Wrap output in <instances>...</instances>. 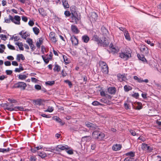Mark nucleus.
I'll return each instance as SVG.
<instances>
[{"label":"nucleus","instance_id":"f257e3e1","mask_svg":"<svg viewBox=\"0 0 161 161\" xmlns=\"http://www.w3.org/2000/svg\"><path fill=\"white\" fill-rule=\"evenodd\" d=\"M131 51L129 48H126L123 52L120 53L119 57L125 60H128L131 57Z\"/></svg>","mask_w":161,"mask_h":161},{"label":"nucleus","instance_id":"f03ea898","mask_svg":"<svg viewBox=\"0 0 161 161\" xmlns=\"http://www.w3.org/2000/svg\"><path fill=\"white\" fill-rule=\"evenodd\" d=\"M9 19H4L5 22L6 23H10V20H11L12 22L14 23L15 24L20 25V20L21 19L20 17L18 15H15L14 17H13L10 15L9 16Z\"/></svg>","mask_w":161,"mask_h":161},{"label":"nucleus","instance_id":"7ed1b4c3","mask_svg":"<svg viewBox=\"0 0 161 161\" xmlns=\"http://www.w3.org/2000/svg\"><path fill=\"white\" fill-rule=\"evenodd\" d=\"M94 138L98 141H102L105 135L104 133L98 130H95L92 133Z\"/></svg>","mask_w":161,"mask_h":161},{"label":"nucleus","instance_id":"20e7f679","mask_svg":"<svg viewBox=\"0 0 161 161\" xmlns=\"http://www.w3.org/2000/svg\"><path fill=\"white\" fill-rule=\"evenodd\" d=\"M98 64L102 68L101 71L105 74H108V67L106 62L100 61H99Z\"/></svg>","mask_w":161,"mask_h":161},{"label":"nucleus","instance_id":"39448f33","mask_svg":"<svg viewBox=\"0 0 161 161\" xmlns=\"http://www.w3.org/2000/svg\"><path fill=\"white\" fill-rule=\"evenodd\" d=\"M80 15L79 14V15L78 13L74 14H71V22L74 23L75 24H77L78 21L80 19Z\"/></svg>","mask_w":161,"mask_h":161},{"label":"nucleus","instance_id":"423d86ee","mask_svg":"<svg viewBox=\"0 0 161 161\" xmlns=\"http://www.w3.org/2000/svg\"><path fill=\"white\" fill-rule=\"evenodd\" d=\"M26 84L24 82H19L14 84L13 87L14 88H20L21 90H24L26 86Z\"/></svg>","mask_w":161,"mask_h":161},{"label":"nucleus","instance_id":"0eeeda50","mask_svg":"<svg viewBox=\"0 0 161 161\" xmlns=\"http://www.w3.org/2000/svg\"><path fill=\"white\" fill-rule=\"evenodd\" d=\"M8 143L6 142H5L3 144V147H0V153H3L9 152L11 149L9 147H7Z\"/></svg>","mask_w":161,"mask_h":161},{"label":"nucleus","instance_id":"6e6552de","mask_svg":"<svg viewBox=\"0 0 161 161\" xmlns=\"http://www.w3.org/2000/svg\"><path fill=\"white\" fill-rule=\"evenodd\" d=\"M4 110H8L10 111H24V108L23 106H16L13 108H5Z\"/></svg>","mask_w":161,"mask_h":161},{"label":"nucleus","instance_id":"1a4fd4ad","mask_svg":"<svg viewBox=\"0 0 161 161\" xmlns=\"http://www.w3.org/2000/svg\"><path fill=\"white\" fill-rule=\"evenodd\" d=\"M117 77L118 80L120 82L123 81H125L127 80L126 76L125 74H121L120 73H118L117 75Z\"/></svg>","mask_w":161,"mask_h":161},{"label":"nucleus","instance_id":"9d476101","mask_svg":"<svg viewBox=\"0 0 161 161\" xmlns=\"http://www.w3.org/2000/svg\"><path fill=\"white\" fill-rule=\"evenodd\" d=\"M69 147L67 145H65V146H63L62 145H57L56 147V151H59V150H63L65 149L68 150L69 149Z\"/></svg>","mask_w":161,"mask_h":161},{"label":"nucleus","instance_id":"9b49d317","mask_svg":"<svg viewBox=\"0 0 161 161\" xmlns=\"http://www.w3.org/2000/svg\"><path fill=\"white\" fill-rule=\"evenodd\" d=\"M55 33L53 31L50 32L49 34V38H50V40L55 43H56L57 42V40L55 37Z\"/></svg>","mask_w":161,"mask_h":161},{"label":"nucleus","instance_id":"f8f14e48","mask_svg":"<svg viewBox=\"0 0 161 161\" xmlns=\"http://www.w3.org/2000/svg\"><path fill=\"white\" fill-rule=\"evenodd\" d=\"M70 40L73 45L75 46H77L78 45V40L76 36L74 35H73L70 38Z\"/></svg>","mask_w":161,"mask_h":161},{"label":"nucleus","instance_id":"ddd939ff","mask_svg":"<svg viewBox=\"0 0 161 161\" xmlns=\"http://www.w3.org/2000/svg\"><path fill=\"white\" fill-rule=\"evenodd\" d=\"M86 126L90 129L94 130L96 128V126L89 122H86L85 123Z\"/></svg>","mask_w":161,"mask_h":161},{"label":"nucleus","instance_id":"4468645a","mask_svg":"<svg viewBox=\"0 0 161 161\" xmlns=\"http://www.w3.org/2000/svg\"><path fill=\"white\" fill-rule=\"evenodd\" d=\"M116 89L114 87H109L108 89V92L110 94L114 95L116 92Z\"/></svg>","mask_w":161,"mask_h":161},{"label":"nucleus","instance_id":"2eb2a0df","mask_svg":"<svg viewBox=\"0 0 161 161\" xmlns=\"http://www.w3.org/2000/svg\"><path fill=\"white\" fill-rule=\"evenodd\" d=\"M140 50L144 54H147L148 53V49L144 45H142L141 46Z\"/></svg>","mask_w":161,"mask_h":161},{"label":"nucleus","instance_id":"dca6fc26","mask_svg":"<svg viewBox=\"0 0 161 161\" xmlns=\"http://www.w3.org/2000/svg\"><path fill=\"white\" fill-rule=\"evenodd\" d=\"M122 147V146L120 144H114L112 147V149L114 151L120 150Z\"/></svg>","mask_w":161,"mask_h":161},{"label":"nucleus","instance_id":"f3484780","mask_svg":"<svg viewBox=\"0 0 161 161\" xmlns=\"http://www.w3.org/2000/svg\"><path fill=\"white\" fill-rule=\"evenodd\" d=\"M102 39L103 41V43L102 44V46L104 47L108 46L109 44V42L107 38L105 37H104L103 38H102Z\"/></svg>","mask_w":161,"mask_h":161},{"label":"nucleus","instance_id":"a211bd4d","mask_svg":"<svg viewBox=\"0 0 161 161\" xmlns=\"http://www.w3.org/2000/svg\"><path fill=\"white\" fill-rule=\"evenodd\" d=\"M53 119L54 120H55L57 122L60 123L61 125H64L65 124V123L58 117L54 116L53 117Z\"/></svg>","mask_w":161,"mask_h":161},{"label":"nucleus","instance_id":"6ab92c4d","mask_svg":"<svg viewBox=\"0 0 161 161\" xmlns=\"http://www.w3.org/2000/svg\"><path fill=\"white\" fill-rule=\"evenodd\" d=\"M101 31L102 34L104 36H106L108 34V30L104 26H102L101 28Z\"/></svg>","mask_w":161,"mask_h":161},{"label":"nucleus","instance_id":"aec40b11","mask_svg":"<svg viewBox=\"0 0 161 161\" xmlns=\"http://www.w3.org/2000/svg\"><path fill=\"white\" fill-rule=\"evenodd\" d=\"M71 30L73 33L78 34L80 32V30L75 25H72L71 26Z\"/></svg>","mask_w":161,"mask_h":161},{"label":"nucleus","instance_id":"412c9836","mask_svg":"<svg viewBox=\"0 0 161 161\" xmlns=\"http://www.w3.org/2000/svg\"><path fill=\"white\" fill-rule=\"evenodd\" d=\"M132 103L133 108L135 109L139 110L142 108V103L141 102H137L136 103L137 106L136 108H135V106L132 104Z\"/></svg>","mask_w":161,"mask_h":161},{"label":"nucleus","instance_id":"4be33fe9","mask_svg":"<svg viewBox=\"0 0 161 161\" xmlns=\"http://www.w3.org/2000/svg\"><path fill=\"white\" fill-rule=\"evenodd\" d=\"M71 13L72 14L77 13V8L75 6L72 5L70 7Z\"/></svg>","mask_w":161,"mask_h":161},{"label":"nucleus","instance_id":"5701e85b","mask_svg":"<svg viewBox=\"0 0 161 161\" xmlns=\"http://www.w3.org/2000/svg\"><path fill=\"white\" fill-rule=\"evenodd\" d=\"M137 56L139 60H142L143 62H147V61L145 58L144 56L143 55L138 54L137 55Z\"/></svg>","mask_w":161,"mask_h":161},{"label":"nucleus","instance_id":"b1692460","mask_svg":"<svg viewBox=\"0 0 161 161\" xmlns=\"http://www.w3.org/2000/svg\"><path fill=\"white\" fill-rule=\"evenodd\" d=\"M124 35L125 39L128 41L130 40V38L127 30H125V31L124 32Z\"/></svg>","mask_w":161,"mask_h":161},{"label":"nucleus","instance_id":"393cba45","mask_svg":"<svg viewBox=\"0 0 161 161\" xmlns=\"http://www.w3.org/2000/svg\"><path fill=\"white\" fill-rule=\"evenodd\" d=\"M62 2L64 7L65 8H69V5L68 3V1L67 0H62Z\"/></svg>","mask_w":161,"mask_h":161},{"label":"nucleus","instance_id":"a878e982","mask_svg":"<svg viewBox=\"0 0 161 161\" xmlns=\"http://www.w3.org/2000/svg\"><path fill=\"white\" fill-rule=\"evenodd\" d=\"M38 155L42 158H45L47 156L46 153L44 152H37Z\"/></svg>","mask_w":161,"mask_h":161},{"label":"nucleus","instance_id":"bb28decb","mask_svg":"<svg viewBox=\"0 0 161 161\" xmlns=\"http://www.w3.org/2000/svg\"><path fill=\"white\" fill-rule=\"evenodd\" d=\"M100 38L97 35H94L93 36L92 39L94 41L96 42L98 44V43L100 42L99 41Z\"/></svg>","mask_w":161,"mask_h":161},{"label":"nucleus","instance_id":"cd10ccee","mask_svg":"<svg viewBox=\"0 0 161 161\" xmlns=\"http://www.w3.org/2000/svg\"><path fill=\"white\" fill-rule=\"evenodd\" d=\"M20 59L23 61L25 59V58L22 54H18L17 56V60L19 62Z\"/></svg>","mask_w":161,"mask_h":161},{"label":"nucleus","instance_id":"c85d7f7f","mask_svg":"<svg viewBox=\"0 0 161 161\" xmlns=\"http://www.w3.org/2000/svg\"><path fill=\"white\" fill-rule=\"evenodd\" d=\"M39 13L42 16H45L47 15V14L43 8H40L38 10Z\"/></svg>","mask_w":161,"mask_h":161},{"label":"nucleus","instance_id":"c756f323","mask_svg":"<svg viewBox=\"0 0 161 161\" xmlns=\"http://www.w3.org/2000/svg\"><path fill=\"white\" fill-rule=\"evenodd\" d=\"M92 139L90 136H85L82 137V140L86 142H89Z\"/></svg>","mask_w":161,"mask_h":161},{"label":"nucleus","instance_id":"7c9ffc66","mask_svg":"<svg viewBox=\"0 0 161 161\" xmlns=\"http://www.w3.org/2000/svg\"><path fill=\"white\" fill-rule=\"evenodd\" d=\"M82 40L84 42L87 43L89 40V38L87 35H84L82 36Z\"/></svg>","mask_w":161,"mask_h":161},{"label":"nucleus","instance_id":"2f4dec72","mask_svg":"<svg viewBox=\"0 0 161 161\" xmlns=\"http://www.w3.org/2000/svg\"><path fill=\"white\" fill-rule=\"evenodd\" d=\"M132 88L131 86L128 85H125L124 86V90L125 92H128L131 90Z\"/></svg>","mask_w":161,"mask_h":161},{"label":"nucleus","instance_id":"473e14b6","mask_svg":"<svg viewBox=\"0 0 161 161\" xmlns=\"http://www.w3.org/2000/svg\"><path fill=\"white\" fill-rule=\"evenodd\" d=\"M53 69L54 71L58 72L60 70V67L58 64H55Z\"/></svg>","mask_w":161,"mask_h":161},{"label":"nucleus","instance_id":"72a5a7b5","mask_svg":"<svg viewBox=\"0 0 161 161\" xmlns=\"http://www.w3.org/2000/svg\"><path fill=\"white\" fill-rule=\"evenodd\" d=\"M135 153L134 152L132 151L130 152L125 154V155L127 156H129L130 158H132L135 155Z\"/></svg>","mask_w":161,"mask_h":161},{"label":"nucleus","instance_id":"f704fd0d","mask_svg":"<svg viewBox=\"0 0 161 161\" xmlns=\"http://www.w3.org/2000/svg\"><path fill=\"white\" fill-rule=\"evenodd\" d=\"M28 74H27L26 75H22V74H19V75L18 78H19L21 80H25L26 79V77H27Z\"/></svg>","mask_w":161,"mask_h":161},{"label":"nucleus","instance_id":"c9c22d12","mask_svg":"<svg viewBox=\"0 0 161 161\" xmlns=\"http://www.w3.org/2000/svg\"><path fill=\"white\" fill-rule=\"evenodd\" d=\"M33 30L35 34L36 35H38L39 33L40 30L37 27H34L33 28Z\"/></svg>","mask_w":161,"mask_h":161},{"label":"nucleus","instance_id":"e433bc0d","mask_svg":"<svg viewBox=\"0 0 161 161\" xmlns=\"http://www.w3.org/2000/svg\"><path fill=\"white\" fill-rule=\"evenodd\" d=\"M134 79L135 80H136L139 83H141L143 82V80L141 78H139L136 76H134Z\"/></svg>","mask_w":161,"mask_h":161},{"label":"nucleus","instance_id":"4c0bfd02","mask_svg":"<svg viewBox=\"0 0 161 161\" xmlns=\"http://www.w3.org/2000/svg\"><path fill=\"white\" fill-rule=\"evenodd\" d=\"M100 101L103 103H108V104H110L111 103L110 101L105 98H103L101 99Z\"/></svg>","mask_w":161,"mask_h":161},{"label":"nucleus","instance_id":"58836bf2","mask_svg":"<svg viewBox=\"0 0 161 161\" xmlns=\"http://www.w3.org/2000/svg\"><path fill=\"white\" fill-rule=\"evenodd\" d=\"M92 104L94 106H103V104L100 103L99 102L97 101H94L92 102Z\"/></svg>","mask_w":161,"mask_h":161},{"label":"nucleus","instance_id":"ea45409f","mask_svg":"<svg viewBox=\"0 0 161 161\" xmlns=\"http://www.w3.org/2000/svg\"><path fill=\"white\" fill-rule=\"evenodd\" d=\"M124 161H136V159L130 157L125 158Z\"/></svg>","mask_w":161,"mask_h":161},{"label":"nucleus","instance_id":"a19ab883","mask_svg":"<svg viewBox=\"0 0 161 161\" xmlns=\"http://www.w3.org/2000/svg\"><path fill=\"white\" fill-rule=\"evenodd\" d=\"M45 84L46 85L52 86L55 84V81L54 80L51 81H47L45 82Z\"/></svg>","mask_w":161,"mask_h":161},{"label":"nucleus","instance_id":"79ce46f5","mask_svg":"<svg viewBox=\"0 0 161 161\" xmlns=\"http://www.w3.org/2000/svg\"><path fill=\"white\" fill-rule=\"evenodd\" d=\"M41 99H37L36 100H34L33 102L37 105H40L41 103Z\"/></svg>","mask_w":161,"mask_h":161},{"label":"nucleus","instance_id":"37998d69","mask_svg":"<svg viewBox=\"0 0 161 161\" xmlns=\"http://www.w3.org/2000/svg\"><path fill=\"white\" fill-rule=\"evenodd\" d=\"M0 46L2 48V49L0 48V53H3L4 52V50H4L5 49V47L4 45L3 44H1L0 45Z\"/></svg>","mask_w":161,"mask_h":161},{"label":"nucleus","instance_id":"c03bdc74","mask_svg":"<svg viewBox=\"0 0 161 161\" xmlns=\"http://www.w3.org/2000/svg\"><path fill=\"white\" fill-rule=\"evenodd\" d=\"M64 82L68 84L69 87L71 88L72 86V84L71 82L68 80H64Z\"/></svg>","mask_w":161,"mask_h":161},{"label":"nucleus","instance_id":"a18cd8bd","mask_svg":"<svg viewBox=\"0 0 161 161\" xmlns=\"http://www.w3.org/2000/svg\"><path fill=\"white\" fill-rule=\"evenodd\" d=\"M30 36V34L28 33H27L26 32L23 33V36H22V38L24 39H26V38L28 36Z\"/></svg>","mask_w":161,"mask_h":161},{"label":"nucleus","instance_id":"49530a36","mask_svg":"<svg viewBox=\"0 0 161 161\" xmlns=\"http://www.w3.org/2000/svg\"><path fill=\"white\" fill-rule=\"evenodd\" d=\"M147 146L148 145L147 144L145 143H142L141 147L142 149L143 150H145L147 148Z\"/></svg>","mask_w":161,"mask_h":161},{"label":"nucleus","instance_id":"de8ad7c7","mask_svg":"<svg viewBox=\"0 0 161 161\" xmlns=\"http://www.w3.org/2000/svg\"><path fill=\"white\" fill-rule=\"evenodd\" d=\"M0 37L1 39L3 41H5L7 39V37L6 35L3 34H0Z\"/></svg>","mask_w":161,"mask_h":161},{"label":"nucleus","instance_id":"09e8293b","mask_svg":"<svg viewBox=\"0 0 161 161\" xmlns=\"http://www.w3.org/2000/svg\"><path fill=\"white\" fill-rule=\"evenodd\" d=\"M64 14L66 17H69L71 14L69 11H65L64 12Z\"/></svg>","mask_w":161,"mask_h":161},{"label":"nucleus","instance_id":"8fccbe9b","mask_svg":"<svg viewBox=\"0 0 161 161\" xmlns=\"http://www.w3.org/2000/svg\"><path fill=\"white\" fill-rule=\"evenodd\" d=\"M8 100L11 103H15L17 102L16 100L13 99L8 98Z\"/></svg>","mask_w":161,"mask_h":161},{"label":"nucleus","instance_id":"3c124183","mask_svg":"<svg viewBox=\"0 0 161 161\" xmlns=\"http://www.w3.org/2000/svg\"><path fill=\"white\" fill-rule=\"evenodd\" d=\"M26 42H27L30 45H32V43H33V41L32 39L30 38H27V40L26 41Z\"/></svg>","mask_w":161,"mask_h":161},{"label":"nucleus","instance_id":"603ef678","mask_svg":"<svg viewBox=\"0 0 161 161\" xmlns=\"http://www.w3.org/2000/svg\"><path fill=\"white\" fill-rule=\"evenodd\" d=\"M23 43L22 42H21L20 43L19 45L18 46L19 48V49H20V50H21V51L24 50V49L23 47Z\"/></svg>","mask_w":161,"mask_h":161},{"label":"nucleus","instance_id":"864d4df0","mask_svg":"<svg viewBox=\"0 0 161 161\" xmlns=\"http://www.w3.org/2000/svg\"><path fill=\"white\" fill-rule=\"evenodd\" d=\"M91 17L92 18H94V19H97V14L95 12L92 13L91 15Z\"/></svg>","mask_w":161,"mask_h":161},{"label":"nucleus","instance_id":"5fc2aeb1","mask_svg":"<svg viewBox=\"0 0 161 161\" xmlns=\"http://www.w3.org/2000/svg\"><path fill=\"white\" fill-rule=\"evenodd\" d=\"M63 58L64 59V60L65 62V63L68 64L69 63V61L68 60V59L67 58L66 56H64V55H63Z\"/></svg>","mask_w":161,"mask_h":161},{"label":"nucleus","instance_id":"6e6d98bb","mask_svg":"<svg viewBox=\"0 0 161 161\" xmlns=\"http://www.w3.org/2000/svg\"><path fill=\"white\" fill-rule=\"evenodd\" d=\"M7 46L10 49L12 50H15V49L14 47L11 44H8Z\"/></svg>","mask_w":161,"mask_h":161},{"label":"nucleus","instance_id":"4d7b16f0","mask_svg":"<svg viewBox=\"0 0 161 161\" xmlns=\"http://www.w3.org/2000/svg\"><path fill=\"white\" fill-rule=\"evenodd\" d=\"M132 96L137 99L138 98L139 94L138 93H135L134 94L132 95Z\"/></svg>","mask_w":161,"mask_h":161},{"label":"nucleus","instance_id":"13d9d810","mask_svg":"<svg viewBox=\"0 0 161 161\" xmlns=\"http://www.w3.org/2000/svg\"><path fill=\"white\" fill-rule=\"evenodd\" d=\"M35 88L37 90H39L42 89L41 86L40 85L37 84L35 85Z\"/></svg>","mask_w":161,"mask_h":161},{"label":"nucleus","instance_id":"bf43d9fd","mask_svg":"<svg viewBox=\"0 0 161 161\" xmlns=\"http://www.w3.org/2000/svg\"><path fill=\"white\" fill-rule=\"evenodd\" d=\"M36 158L35 156H31L30 159V161H36Z\"/></svg>","mask_w":161,"mask_h":161},{"label":"nucleus","instance_id":"052dcab7","mask_svg":"<svg viewBox=\"0 0 161 161\" xmlns=\"http://www.w3.org/2000/svg\"><path fill=\"white\" fill-rule=\"evenodd\" d=\"M124 106L125 109L127 110L128 109H130V108H129V104L127 103H125L124 104Z\"/></svg>","mask_w":161,"mask_h":161},{"label":"nucleus","instance_id":"680f3d73","mask_svg":"<svg viewBox=\"0 0 161 161\" xmlns=\"http://www.w3.org/2000/svg\"><path fill=\"white\" fill-rule=\"evenodd\" d=\"M41 115L43 117L46 118H49L51 117L50 116V115H46L45 114H41Z\"/></svg>","mask_w":161,"mask_h":161},{"label":"nucleus","instance_id":"e2e57ef3","mask_svg":"<svg viewBox=\"0 0 161 161\" xmlns=\"http://www.w3.org/2000/svg\"><path fill=\"white\" fill-rule=\"evenodd\" d=\"M28 24L30 26H32L34 25V23L33 20H30L28 22Z\"/></svg>","mask_w":161,"mask_h":161},{"label":"nucleus","instance_id":"0e129e2a","mask_svg":"<svg viewBox=\"0 0 161 161\" xmlns=\"http://www.w3.org/2000/svg\"><path fill=\"white\" fill-rule=\"evenodd\" d=\"M4 64L6 66H9L11 65V63L9 61H6L4 62Z\"/></svg>","mask_w":161,"mask_h":161},{"label":"nucleus","instance_id":"69168bd1","mask_svg":"<svg viewBox=\"0 0 161 161\" xmlns=\"http://www.w3.org/2000/svg\"><path fill=\"white\" fill-rule=\"evenodd\" d=\"M61 74L63 77H65L67 75V74L66 72L65 71L64 72V70H63L62 71Z\"/></svg>","mask_w":161,"mask_h":161},{"label":"nucleus","instance_id":"338daca9","mask_svg":"<svg viewBox=\"0 0 161 161\" xmlns=\"http://www.w3.org/2000/svg\"><path fill=\"white\" fill-rule=\"evenodd\" d=\"M12 71L11 70H7L6 71V73L7 75H11L12 73Z\"/></svg>","mask_w":161,"mask_h":161},{"label":"nucleus","instance_id":"774afa93","mask_svg":"<svg viewBox=\"0 0 161 161\" xmlns=\"http://www.w3.org/2000/svg\"><path fill=\"white\" fill-rule=\"evenodd\" d=\"M30 47H31V50L32 51H33L34 50L36 49V47L32 43V45H30Z\"/></svg>","mask_w":161,"mask_h":161}]
</instances>
